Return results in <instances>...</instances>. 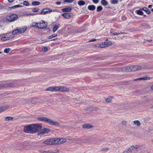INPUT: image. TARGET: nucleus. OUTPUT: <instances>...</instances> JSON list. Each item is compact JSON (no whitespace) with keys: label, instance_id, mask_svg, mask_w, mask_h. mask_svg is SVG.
I'll use <instances>...</instances> for the list:
<instances>
[{"label":"nucleus","instance_id":"obj_2","mask_svg":"<svg viewBox=\"0 0 153 153\" xmlns=\"http://www.w3.org/2000/svg\"><path fill=\"white\" fill-rule=\"evenodd\" d=\"M37 119L40 121L45 122L51 124H59L57 121H53L45 117H38L37 118Z\"/></svg>","mask_w":153,"mask_h":153},{"label":"nucleus","instance_id":"obj_15","mask_svg":"<svg viewBox=\"0 0 153 153\" xmlns=\"http://www.w3.org/2000/svg\"><path fill=\"white\" fill-rule=\"evenodd\" d=\"M12 85L11 84H1L0 85V88H1L2 87L6 88L8 87H11Z\"/></svg>","mask_w":153,"mask_h":153},{"label":"nucleus","instance_id":"obj_41","mask_svg":"<svg viewBox=\"0 0 153 153\" xmlns=\"http://www.w3.org/2000/svg\"><path fill=\"white\" fill-rule=\"evenodd\" d=\"M134 124H140V122L138 120H135L133 122Z\"/></svg>","mask_w":153,"mask_h":153},{"label":"nucleus","instance_id":"obj_39","mask_svg":"<svg viewBox=\"0 0 153 153\" xmlns=\"http://www.w3.org/2000/svg\"><path fill=\"white\" fill-rule=\"evenodd\" d=\"M39 9L38 8H33L32 9V10L34 12H37L38 11Z\"/></svg>","mask_w":153,"mask_h":153},{"label":"nucleus","instance_id":"obj_23","mask_svg":"<svg viewBox=\"0 0 153 153\" xmlns=\"http://www.w3.org/2000/svg\"><path fill=\"white\" fill-rule=\"evenodd\" d=\"M8 107L6 106H2L0 107V113L6 110Z\"/></svg>","mask_w":153,"mask_h":153},{"label":"nucleus","instance_id":"obj_36","mask_svg":"<svg viewBox=\"0 0 153 153\" xmlns=\"http://www.w3.org/2000/svg\"><path fill=\"white\" fill-rule=\"evenodd\" d=\"M118 1L117 0H112L111 1V3L113 4H118Z\"/></svg>","mask_w":153,"mask_h":153},{"label":"nucleus","instance_id":"obj_51","mask_svg":"<svg viewBox=\"0 0 153 153\" xmlns=\"http://www.w3.org/2000/svg\"><path fill=\"white\" fill-rule=\"evenodd\" d=\"M56 4H57L59 5L61 4V2H58L56 3Z\"/></svg>","mask_w":153,"mask_h":153},{"label":"nucleus","instance_id":"obj_61","mask_svg":"<svg viewBox=\"0 0 153 153\" xmlns=\"http://www.w3.org/2000/svg\"><path fill=\"white\" fill-rule=\"evenodd\" d=\"M2 53V52L0 51V54H1Z\"/></svg>","mask_w":153,"mask_h":153},{"label":"nucleus","instance_id":"obj_5","mask_svg":"<svg viewBox=\"0 0 153 153\" xmlns=\"http://www.w3.org/2000/svg\"><path fill=\"white\" fill-rule=\"evenodd\" d=\"M26 27H24L22 28H20L19 29H17L12 32V33L13 35L17 34H20L24 33L26 30Z\"/></svg>","mask_w":153,"mask_h":153},{"label":"nucleus","instance_id":"obj_19","mask_svg":"<svg viewBox=\"0 0 153 153\" xmlns=\"http://www.w3.org/2000/svg\"><path fill=\"white\" fill-rule=\"evenodd\" d=\"M43 143L47 145H51V139L46 140H45Z\"/></svg>","mask_w":153,"mask_h":153},{"label":"nucleus","instance_id":"obj_54","mask_svg":"<svg viewBox=\"0 0 153 153\" xmlns=\"http://www.w3.org/2000/svg\"><path fill=\"white\" fill-rule=\"evenodd\" d=\"M34 15L33 14L30 13V14H27V15L28 16L29 15Z\"/></svg>","mask_w":153,"mask_h":153},{"label":"nucleus","instance_id":"obj_14","mask_svg":"<svg viewBox=\"0 0 153 153\" xmlns=\"http://www.w3.org/2000/svg\"><path fill=\"white\" fill-rule=\"evenodd\" d=\"M50 131V130L47 128H44L42 131L39 132V134H45L47 133Z\"/></svg>","mask_w":153,"mask_h":153},{"label":"nucleus","instance_id":"obj_9","mask_svg":"<svg viewBox=\"0 0 153 153\" xmlns=\"http://www.w3.org/2000/svg\"><path fill=\"white\" fill-rule=\"evenodd\" d=\"M52 11V10L50 9H45L42 10L40 14L44 15L46 13H50Z\"/></svg>","mask_w":153,"mask_h":153},{"label":"nucleus","instance_id":"obj_21","mask_svg":"<svg viewBox=\"0 0 153 153\" xmlns=\"http://www.w3.org/2000/svg\"><path fill=\"white\" fill-rule=\"evenodd\" d=\"M82 127L84 128L90 129L93 127L91 125H82Z\"/></svg>","mask_w":153,"mask_h":153},{"label":"nucleus","instance_id":"obj_35","mask_svg":"<svg viewBox=\"0 0 153 153\" xmlns=\"http://www.w3.org/2000/svg\"><path fill=\"white\" fill-rule=\"evenodd\" d=\"M121 33H122L120 32V33H117V32H114L113 33L112 32H111V35H118L120 34Z\"/></svg>","mask_w":153,"mask_h":153},{"label":"nucleus","instance_id":"obj_4","mask_svg":"<svg viewBox=\"0 0 153 153\" xmlns=\"http://www.w3.org/2000/svg\"><path fill=\"white\" fill-rule=\"evenodd\" d=\"M18 18V16L16 14H11L8 15L6 17V19L10 22H13Z\"/></svg>","mask_w":153,"mask_h":153},{"label":"nucleus","instance_id":"obj_50","mask_svg":"<svg viewBox=\"0 0 153 153\" xmlns=\"http://www.w3.org/2000/svg\"><path fill=\"white\" fill-rule=\"evenodd\" d=\"M152 7V5H149V6H148V7L149 8H151Z\"/></svg>","mask_w":153,"mask_h":153},{"label":"nucleus","instance_id":"obj_55","mask_svg":"<svg viewBox=\"0 0 153 153\" xmlns=\"http://www.w3.org/2000/svg\"><path fill=\"white\" fill-rule=\"evenodd\" d=\"M150 88L152 90H153V85L151 87H150Z\"/></svg>","mask_w":153,"mask_h":153},{"label":"nucleus","instance_id":"obj_52","mask_svg":"<svg viewBox=\"0 0 153 153\" xmlns=\"http://www.w3.org/2000/svg\"><path fill=\"white\" fill-rule=\"evenodd\" d=\"M145 7H143L141 8H140V10H144V8Z\"/></svg>","mask_w":153,"mask_h":153},{"label":"nucleus","instance_id":"obj_34","mask_svg":"<svg viewBox=\"0 0 153 153\" xmlns=\"http://www.w3.org/2000/svg\"><path fill=\"white\" fill-rule=\"evenodd\" d=\"M11 50L10 48H8L5 49L4 50V52L6 53H8Z\"/></svg>","mask_w":153,"mask_h":153},{"label":"nucleus","instance_id":"obj_17","mask_svg":"<svg viewBox=\"0 0 153 153\" xmlns=\"http://www.w3.org/2000/svg\"><path fill=\"white\" fill-rule=\"evenodd\" d=\"M59 91V86H53V92Z\"/></svg>","mask_w":153,"mask_h":153},{"label":"nucleus","instance_id":"obj_3","mask_svg":"<svg viewBox=\"0 0 153 153\" xmlns=\"http://www.w3.org/2000/svg\"><path fill=\"white\" fill-rule=\"evenodd\" d=\"M47 25V23L42 21V22L39 23L33 22L32 24V26L36 28L42 29L46 27Z\"/></svg>","mask_w":153,"mask_h":153},{"label":"nucleus","instance_id":"obj_11","mask_svg":"<svg viewBox=\"0 0 153 153\" xmlns=\"http://www.w3.org/2000/svg\"><path fill=\"white\" fill-rule=\"evenodd\" d=\"M14 37V36L13 35H11V36H10L9 37H2L1 39L3 41H6L8 40H9L10 39H12Z\"/></svg>","mask_w":153,"mask_h":153},{"label":"nucleus","instance_id":"obj_48","mask_svg":"<svg viewBox=\"0 0 153 153\" xmlns=\"http://www.w3.org/2000/svg\"><path fill=\"white\" fill-rule=\"evenodd\" d=\"M122 124H125L126 123H128L126 121L124 120L122 122Z\"/></svg>","mask_w":153,"mask_h":153},{"label":"nucleus","instance_id":"obj_53","mask_svg":"<svg viewBox=\"0 0 153 153\" xmlns=\"http://www.w3.org/2000/svg\"><path fill=\"white\" fill-rule=\"evenodd\" d=\"M8 1H9V2H12L13 1V0H8Z\"/></svg>","mask_w":153,"mask_h":153},{"label":"nucleus","instance_id":"obj_64","mask_svg":"<svg viewBox=\"0 0 153 153\" xmlns=\"http://www.w3.org/2000/svg\"><path fill=\"white\" fill-rule=\"evenodd\" d=\"M148 41L150 42V41H151V40H149V41Z\"/></svg>","mask_w":153,"mask_h":153},{"label":"nucleus","instance_id":"obj_42","mask_svg":"<svg viewBox=\"0 0 153 153\" xmlns=\"http://www.w3.org/2000/svg\"><path fill=\"white\" fill-rule=\"evenodd\" d=\"M74 0H65V2H66L68 3H71Z\"/></svg>","mask_w":153,"mask_h":153},{"label":"nucleus","instance_id":"obj_27","mask_svg":"<svg viewBox=\"0 0 153 153\" xmlns=\"http://www.w3.org/2000/svg\"><path fill=\"white\" fill-rule=\"evenodd\" d=\"M40 4V2L38 1H33L32 2V4L33 5L36 6V5H38Z\"/></svg>","mask_w":153,"mask_h":153},{"label":"nucleus","instance_id":"obj_22","mask_svg":"<svg viewBox=\"0 0 153 153\" xmlns=\"http://www.w3.org/2000/svg\"><path fill=\"white\" fill-rule=\"evenodd\" d=\"M101 3L102 5L105 6L108 4V2L105 0H101Z\"/></svg>","mask_w":153,"mask_h":153},{"label":"nucleus","instance_id":"obj_28","mask_svg":"<svg viewBox=\"0 0 153 153\" xmlns=\"http://www.w3.org/2000/svg\"><path fill=\"white\" fill-rule=\"evenodd\" d=\"M113 98V97H110L106 99V101L108 103L110 102L111 101Z\"/></svg>","mask_w":153,"mask_h":153},{"label":"nucleus","instance_id":"obj_7","mask_svg":"<svg viewBox=\"0 0 153 153\" xmlns=\"http://www.w3.org/2000/svg\"><path fill=\"white\" fill-rule=\"evenodd\" d=\"M123 71L126 72L134 71V65L125 67L123 68Z\"/></svg>","mask_w":153,"mask_h":153},{"label":"nucleus","instance_id":"obj_24","mask_svg":"<svg viewBox=\"0 0 153 153\" xmlns=\"http://www.w3.org/2000/svg\"><path fill=\"white\" fill-rule=\"evenodd\" d=\"M135 13H136L137 14L140 15H142L143 13V12L140 10H136L135 11Z\"/></svg>","mask_w":153,"mask_h":153},{"label":"nucleus","instance_id":"obj_47","mask_svg":"<svg viewBox=\"0 0 153 153\" xmlns=\"http://www.w3.org/2000/svg\"><path fill=\"white\" fill-rule=\"evenodd\" d=\"M151 78L150 77H145V80H150L151 79Z\"/></svg>","mask_w":153,"mask_h":153},{"label":"nucleus","instance_id":"obj_6","mask_svg":"<svg viewBox=\"0 0 153 153\" xmlns=\"http://www.w3.org/2000/svg\"><path fill=\"white\" fill-rule=\"evenodd\" d=\"M112 44V42L106 40L102 44H100V47L101 48H103L111 45Z\"/></svg>","mask_w":153,"mask_h":153},{"label":"nucleus","instance_id":"obj_32","mask_svg":"<svg viewBox=\"0 0 153 153\" xmlns=\"http://www.w3.org/2000/svg\"><path fill=\"white\" fill-rule=\"evenodd\" d=\"M102 7L101 6H99L97 7V12H100L102 10Z\"/></svg>","mask_w":153,"mask_h":153},{"label":"nucleus","instance_id":"obj_38","mask_svg":"<svg viewBox=\"0 0 153 153\" xmlns=\"http://www.w3.org/2000/svg\"><path fill=\"white\" fill-rule=\"evenodd\" d=\"M22 6L20 5H16L15 6H13L12 7H11V9H14V8H18L19 7H21Z\"/></svg>","mask_w":153,"mask_h":153},{"label":"nucleus","instance_id":"obj_12","mask_svg":"<svg viewBox=\"0 0 153 153\" xmlns=\"http://www.w3.org/2000/svg\"><path fill=\"white\" fill-rule=\"evenodd\" d=\"M62 15L66 19H70L71 17V14L70 13H65L62 14Z\"/></svg>","mask_w":153,"mask_h":153},{"label":"nucleus","instance_id":"obj_44","mask_svg":"<svg viewBox=\"0 0 153 153\" xmlns=\"http://www.w3.org/2000/svg\"><path fill=\"white\" fill-rule=\"evenodd\" d=\"M130 152L128 148L127 149H126L123 152V153H128Z\"/></svg>","mask_w":153,"mask_h":153},{"label":"nucleus","instance_id":"obj_59","mask_svg":"<svg viewBox=\"0 0 153 153\" xmlns=\"http://www.w3.org/2000/svg\"><path fill=\"white\" fill-rule=\"evenodd\" d=\"M151 108H153V105L151 107Z\"/></svg>","mask_w":153,"mask_h":153},{"label":"nucleus","instance_id":"obj_62","mask_svg":"<svg viewBox=\"0 0 153 153\" xmlns=\"http://www.w3.org/2000/svg\"><path fill=\"white\" fill-rule=\"evenodd\" d=\"M36 124V125H37V124Z\"/></svg>","mask_w":153,"mask_h":153},{"label":"nucleus","instance_id":"obj_45","mask_svg":"<svg viewBox=\"0 0 153 153\" xmlns=\"http://www.w3.org/2000/svg\"><path fill=\"white\" fill-rule=\"evenodd\" d=\"M48 51V48L46 47H44L42 49V51L43 52H45Z\"/></svg>","mask_w":153,"mask_h":153},{"label":"nucleus","instance_id":"obj_63","mask_svg":"<svg viewBox=\"0 0 153 153\" xmlns=\"http://www.w3.org/2000/svg\"><path fill=\"white\" fill-rule=\"evenodd\" d=\"M138 126H139L140 125H137Z\"/></svg>","mask_w":153,"mask_h":153},{"label":"nucleus","instance_id":"obj_40","mask_svg":"<svg viewBox=\"0 0 153 153\" xmlns=\"http://www.w3.org/2000/svg\"><path fill=\"white\" fill-rule=\"evenodd\" d=\"M57 36V34H55L53 35H52L49 36L48 37V38L49 39H51L53 37H56V36Z\"/></svg>","mask_w":153,"mask_h":153},{"label":"nucleus","instance_id":"obj_37","mask_svg":"<svg viewBox=\"0 0 153 153\" xmlns=\"http://www.w3.org/2000/svg\"><path fill=\"white\" fill-rule=\"evenodd\" d=\"M128 149L130 152H131L133 150H134L135 148L134 146H132L130 147V148H128Z\"/></svg>","mask_w":153,"mask_h":153},{"label":"nucleus","instance_id":"obj_58","mask_svg":"<svg viewBox=\"0 0 153 153\" xmlns=\"http://www.w3.org/2000/svg\"><path fill=\"white\" fill-rule=\"evenodd\" d=\"M145 77H142V80H145Z\"/></svg>","mask_w":153,"mask_h":153},{"label":"nucleus","instance_id":"obj_43","mask_svg":"<svg viewBox=\"0 0 153 153\" xmlns=\"http://www.w3.org/2000/svg\"><path fill=\"white\" fill-rule=\"evenodd\" d=\"M23 4L25 5L28 6L29 5V4L28 1H24L23 2Z\"/></svg>","mask_w":153,"mask_h":153},{"label":"nucleus","instance_id":"obj_13","mask_svg":"<svg viewBox=\"0 0 153 153\" xmlns=\"http://www.w3.org/2000/svg\"><path fill=\"white\" fill-rule=\"evenodd\" d=\"M57 138L51 139V145L56 144H58V141L57 140Z\"/></svg>","mask_w":153,"mask_h":153},{"label":"nucleus","instance_id":"obj_46","mask_svg":"<svg viewBox=\"0 0 153 153\" xmlns=\"http://www.w3.org/2000/svg\"><path fill=\"white\" fill-rule=\"evenodd\" d=\"M99 0H92V1L94 3L97 4L99 2Z\"/></svg>","mask_w":153,"mask_h":153},{"label":"nucleus","instance_id":"obj_56","mask_svg":"<svg viewBox=\"0 0 153 153\" xmlns=\"http://www.w3.org/2000/svg\"><path fill=\"white\" fill-rule=\"evenodd\" d=\"M39 152H46L45 151H40Z\"/></svg>","mask_w":153,"mask_h":153},{"label":"nucleus","instance_id":"obj_25","mask_svg":"<svg viewBox=\"0 0 153 153\" xmlns=\"http://www.w3.org/2000/svg\"><path fill=\"white\" fill-rule=\"evenodd\" d=\"M141 66L138 65H134V71L139 70L141 69Z\"/></svg>","mask_w":153,"mask_h":153},{"label":"nucleus","instance_id":"obj_1","mask_svg":"<svg viewBox=\"0 0 153 153\" xmlns=\"http://www.w3.org/2000/svg\"><path fill=\"white\" fill-rule=\"evenodd\" d=\"M42 128L41 125H29L24 127V131L27 133H33L37 132Z\"/></svg>","mask_w":153,"mask_h":153},{"label":"nucleus","instance_id":"obj_31","mask_svg":"<svg viewBox=\"0 0 153 153\" xmlns=\"http://www.w3.org/2000/svg\"><path fill=\"white\" fill-rule=\"evenodd\" d=\"M59 25L58 26L56 25L54 26V27L53 28V31L54 32H56L58 30Z\"/></svg>","mask_w":153,"mask_h":153},{"label":"nucleus","instance_id":"obj_8","mask_svg":"<svg viewBox=\"0 0 153 153\" xmlns=\"http://www.w3.org/2000/svg\"><path fill=\"white\" fill-rule=\"evenodd\" d=\"M69 90V88L65 86H59V91L61 92H68Z\"/></svg>","mask_w":153,"mask_h":153},{"label":"nucleus","instance_id":"obj_26","mask_svg":"<svg viewBox=\"0 0 153 153\" xmlns=\"http://www.w3.org/2000/svg\"><path fill=\"white\" fill-rule=\"evenodd\" d=\"M78 4L79 6H82L85 4V2L81 0L78 2Z\"/></svg>","mask_w":153,"mask_h":153},{"label":"nucleus","instance_id":"obj_16","mask_svg":"<svg viewBox=\"0 0 153 153\" xmlns=\"http://www.w3.org/2000/svg\"><path fill=\"white\" fill-rule=\"evenodd\" d=\"M57 140L58 141V144H60L66 142V140L65 139L63 138H58Z\"/></svg>","mask_w":153,"mask_h":153},{"label":"nucleus","instance_id":"obj_49","mask_svg":"<svg viewBox=\"0 0 153 153\" xmlns=\"http://www.w3.org/2000/svg\"><path fill=\"white\" fill-rule=\"evenodd\" d=\"M142 80V77L138 78L136 79L135 80Z\"/></svg>","mask_w":153,"mask_h":153},{"label":"nucleus","instance_id":"obj_20","mask_svg":"<svg viewBox=\"0 0 153 153\" xmlns=\"http://www.w3.org/2000/svg\"><path fill=\"white\" fill-rule=\"evenodd\" d=\"M71 10V7H67L63 9L62 10L64 12H69Z\"/></svg>","mask_w":153,"mask_h":153},{"label":"nucleus","instance_id":"obj_29","mask_svg":"<svg viewBox=\"0 0 153 153\" xmlns=\"http://www.w3.org/2000/svg\"><path fill=\"white\" fill-rule=\"evenodd\" d=\"M45 91L53 92V86L50 87H48L45 90Z\"/></svg>","mask_w":153,"mask_h":153},{"label":"nucleus","instance_id":"obj_10","mask_svg":"<svg viewBox=\"0 0 153 153\" xmlns=\"http://www.w3.org/2000/svg\"><path fill=\"white\" fill-rule=\"evenodd\" d=\"M89 139L88 137L87 139H83L82 138H78L75 139L78 142L80 143H86L87 140H89Z\"/></svg>","mask_w":153,"mask_h":153},{"label":"nucleus","instance_id":"obj_60","mask_svg":"<svg viewBox=\"0 0 153 153\" xmlns=\"http://www.w3.org/2000/svg\"><path fill=\"white\" fill-rule=\"evenodd\" d=\"M151 10H152V11L153 12V8L151 9Z\"/></svg>","mask_w":153,"mask_h":153},{"label":"nucleus","instance_id":"obj_57","mask_svg":"<svg viewBox=\"0 0 153 153\" xmlns=\"http://www.w3.org/2000/svg\"><path fill=\"white\" fill-rule=\"evenodd\" d=\"M96 40L95 39H93L90 41H95Z\"/></svg>","mask_w":153,"mask_h":153},{"label":"nucleus","instance_id":"obj_30","mask_svg":"<svg viewBox=\"0 0 153 153\" xmlns=\"http://www.w3.org/2000/svg\"><path fill=\"white\" fill-rule=\"evenodd\" d=\"M144 10L145 11L147 14H150L151 12L149 10V9L145 7L144 9Z\"/></svg>","mask_w":153,"mask_h":153},{"label":"nucleus","instance_id":"obj_18","mask_svg":"<svg viewBox=\"0 0 153 153\" xmlns=\"http://www.w3.org/2000/svg\"><path fill=\"white\" fill-rule=\"evenodd\" d=\"M95 6L93 5H90L88 6V9L90 10H93L95 9Z\"/></svg>","mask_w":153,"mask_h":153},{"label":"nucleus","instance_id":"obj_33","mask_svg":"<svg viewBox=\"0 0 153 153\" xmlns=\"http://www.w3.org/2000/svg\"><path fill=\"white\" fill-rule=\"evenodd\" d=\"M13 119V117H7L5 118V120L7 121L11 120Z\"/></svg>","mask_w":153,"mask_h":153}]
</instances>
